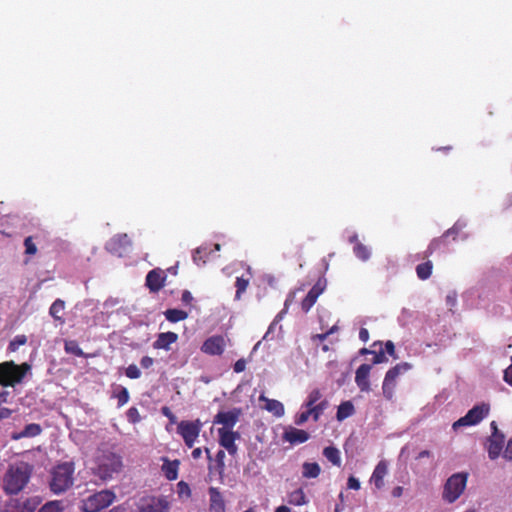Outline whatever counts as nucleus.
Wrapping results in <instances>:
<instances>
[{
    "instance_id": "37998d69",
    "label": "nucleus",
    "mask_w": 512,
    "mask_h": 512,
    "mask_svg": "<svg viewBox=\"0 0 512 512\" xmlns=\"http://www.w3.org/2000/svg\"><path fill=\"white\" fill-rule=\"evenodd\" d=\"M125 374L130 379H138L141 377V371L135 364H130L126 368Z\"/></svg>"
},
{
    "instance_id": "5701e85b",
    "label": "nucleus",
    "mask_w": 512,
    "mask_h": 512,
    "mask_svg": "<svg viewBox=\"0 0 512 512\" xmlns=\"http://www.w3.org/2000/svg\"><path fill=\"white\" fill-rule=\"evenodd\" d=\"M259 401L264 402V409L276 417H282L285 413L284 405L275 399H269L264 394L259 396Z\"/></svg>"
},
{
    "instance_id": "412c9836",
    "label": "nucleus",
    "mask_w": 512,
    "mask_h": 512,
    "mask_svg": "<svg viewBox=\"0 0 512 512\" xmlns=\"http://www.w3.org/2000/svg\"><path fill=\"white\" fill-rule=\"evenodd\" d=\"M349 242L353 243V253L361 261L366 262L371 257V249L358 241L357 233H353L349 237Z\"/></svg>"
},
{
    "instance_id": "603ef678",
    "label": "nucleus",
    "mask_w": 512,
    "mask_h": 512,
    "mask_svg": "<svg viewBox=\"0 0 512 512\" xmlns=\"http://www.w3.org/2000/svg\"><path fill=\"white\" fill-rule=\"evenodd\" d=\"M161 413L169 419V421L174 424L177 421L176 416L173 414V412L170 410L169 407L164 406L161 408Z\"/></svg>"
},
{
    "instance_id": "7ed1b4c3",
    "label": "nucleus",
    "mask_w": 512,
    "mask_h": 512,
    "mask_svg": "<svg viewBox=\"0 0 512 512\" xmlns=\"http://www.w3.org/2000/svg\"><path fill=\"white\" fill-rule=\"evenodd\" d=\"M31 375V365L28 363L17 365L13 361H6L0 364V384L3 386L14 387Z\"/></svg>"
},
{
    "instance_id": "49530a36",
    "label": "nucleus",
    "mask_w": 512,
    "mask_h": 512,
    "mask_svg": "<svg viewBox=\"0 0 512 512\" xmlns=\"http://www.w3.org/2000/svg\"><path fill=\"white\" fill-rule=\"evenodd\" d=\"M127 419L131 423H137L140 421V414L136 407H131L127 411Z\"/></svg>"
},
{
    "instance_id": "864d4df0",
    "label": "nucleus",
    "mask_w": 512,
    "mask_h": 512,
    "mask_svg": "<svg viewBox=\"0 0 512 512\" xmlns=\"http://www.w3.org/2000/svg\"><path fill=\"white\" fill-rule=\"evenodd\" d=\"M503 457L506 460L512 461V437L509 439L506 448L503 452Z\"/></svg>"
},
{
    "instance_id": "aec40b11",
    "label": "nucleus",
    "mask_w": 512,
    "mask_h": 512,
    "mask_svg": "<svg viewBox=\"0 0 512 512\" xmlns=\"http://www.w3.org/2000/svg\"><path fill=\"white\" fill-rule=\"evenodd\" d=\"M387 473L388 463L385 460L379 461L370 478V482L375 485L376 489L380 490L384 487V478Z\"/></svg>"
},
{
    "instance_id": "dca6fc26",
    "label": "nucleus",
    "mask_w": 512,
    "mask_h": 512,
    "mask_svg": "<svg viewBox=\"0 0 512 512\" xmlns=\"http://www.w3.org/2000/svg\"><path fill=\"white\" fill-rule=\"evenodd\" d=\"M372 366L370 364L360 365L355 373V383L362 392L370 391L369 375Z\"/></svg>"
},
{
    "instance_id": "a19ab883",
    "label": "nucleus",
    "mask_w": 512,
    "mask_h": 512,
    "mask_svg": "<svg viewBox=\"0 0 512 512\" xmlns=\"http://www.w3.org/2000/svg\"><path fill=\"white\" fill-rule=\"evenodd\" d=\"M316 301H317V298L314 297L312 294H310V292H308V294L306 295V297L304 298V300L301 303L302 310L304 312H308L313 307V305L316 303Z\"/></svg>"
},
{
    "instance_id": "f704fd0d",
    "label": "nucleus",
    "mask_w": 512,
    "mask_h": 512,
    "mask_svg": "<svg viewBox=\"0 0 512 512\" xmlns=\"http://www.w3.org/2000/svg\"><path fill=\"white\" fill-rule=\"evenodd\" d=\"M249 285V279H244L242 277H237L235 286H236V294L235 299L240 300L242 294L246 291L247 287Z\"/></svg>"
},
{
    "instance_id": "79ce46f5",
    "label": "nucleus",
    "mask_w": 512,
    "mask_h": 512,
    "mask_svg": "<svg viewBox=\"0 0 512 512\" xmlns=\"http://www.w3.org/2000/svg\"><path fill=\"white\" fill-rule=\"evenodd\" d=\"M120 303V300L118 298L110 297L103 303V308L105 311L101 312V315L110 314L111 310L116 307Z\"/></svg>"
},
{
    "instance_id": "bf43d9fd",
    "label": "nucleus",
    "mask_w": 512,
    "mask_h": 512,
    "mask_svg": "<svg viewBox=\"0 0 512 512\" xmlns=\"http://www.w3.org/2000/svg\"><path fill=\"white\" fill-rule=\"evenodd\" d=\"M154 363V360L153 358L149 357V356H144L142 357L141 361H140V365L142 366V368L144 369H148L150 368Z\"/></svg>"
},
{
    "instance_id": "393cba45",
    "label": "nucleus",
    "mask_w": 512,
    "mask_h": 512,
    "mask_svg": "<svg viewBox=\"0 0 512 512\" xmlns=\"http://www.w3.org/2000/svg\"><path fill=\"white\" fill-rule=\"evenodd\" d=\"M42 432V428L39 424L31 423L25 426L20 432H14L11 435V439L20 440L22 438H32L38 436Z\"/></svg>"
},
{
    "instance_id": "2f4dec72",
    "label": "nucleus",
    "mask_w": 512,
    "mask_h": 512,
    "mask_svg": "<svg viewBox=\"0 0 512 512\" xmlns=\"http://www.w3.org/2000/svg\"><path fill=\"white\" fill-rule=\"evenodd\" d=\"M323 455L329 460L332 464L339 466L341 464L340 452L337 448L329 446L324 448Z\"/></svg>"
},
{
    "instance_id": "69168bd1",
    "label": "nucleus",
    "mask_w": 512,
    "mask_h": 512,
    "mask_svg": "<svg viewBox=\"0 0 512 512\" xmlns=\"http://www.w3.org/2000/svg\"><path fill=\"white\" fill-rule=\"evenodd\" d=\"M12 410L4 407H0V421L7 419L11 416Z\"/></svg>"
},
{
    "instance_id": "4468645a",
    "label": "nucleus",
    "mask_w": 512,
    "mask_h": 512,
    "mask_svg": "<svg viewBox=\"0 0 512 512\" xmlns=\"http://www.w3.org/2000/svg\"><path fill=\"white\" fill-rule=\"evenodd\" d=\"M201 428L202 423L199 420L181 421L178 424L177 432L182 438H198Z\"/></svg>"
},
{
    "instance_id": "c9c22d12",
    "label": "nucleus",
    "mask_w": 512,
    "mask_h": 512,
    "mask_svg": "<svg viewBox=\"0 0 512 512\" xmlns=\"http://www.w3.org/2000/svg\"><path fill=\"white\" fill-rule=\"evenodd\" d=\"M63 502L54 500L46 503L38 512H62Z\"/></svg>"
},
{
    "instance_id": "473e14b6",
    "label": "nucleus",
    "mask_w": 512,
    "mask_h": 512,
    "mask_svg": "<svg viewBox=\"0 0 512 512\" xmlns=\"http://www.w3.org/2000/svg\"><path fill=\"white\" fill-rule=\"evenodd\" d=\"M417 276L421 280H426L431 276L432 273V263L427 261L425 263L419 264L416 267Z\"/></svg>"
},
{
    "instance_id": "052dcab7",
    "label": "nucleus",
    "mask_w": 512,
    "mask_h": 512,
    "mask_svg": "<svg viewBox=\"0 0 512 512\" xmlns=\"http://www.w3.org/2000/svg\"><path fill=\"white\" fill-rule=\"evenodd\" d=\"M192 300H193V296H192L191 292L188 290H184L182 292L181 301L185 304H189L192 302Z\"/></svg>"
},
{
    "instance_id": "bb28decb",
    "label": "nucleus",
    "mask_w": 512,
    "mask_h": 512,
    "mask_svg": "<svg viewBox=\"0 0 512 512\" xmlns=\"http://www.w3.org/2000/svg\"><path fill=\"white\" fill-rule=\"evenodd\" d=\"M321 473V468L316 462H304L302 464V476L306 479L317 478Z\"/></svg>"
},
{
    "instance_id": "4c0bfd02",
    "label": "nucleus",
    "mask_w": 512,
    "mask_h": 512,
    "mask_svg": "<svg viewBox=\"0 0 512 512\" xmlns=\"http://www.w3.org/2000/svg\"><path fill=\"white\" fill-rule=\"evenodd\" d=\"M118 400V406L121 407L129 401V392L125 387H119V390L114 395Z\"/></svg>"
},
{
    "instance_id": "e2e57ef3",
    "label": "nucleus",
    "mask_w": 512,
    "mask_h": 512,
    "mask_svg": "<svg viewBox=\"0 0 512 512\" xmlns=\"http://www.w3.org/2000/svg\"><path fill=\"white\" fill-rule=\"evenodd\" d=\"M321 392L319 390H313L309 396H308V400H310L311 402H314V403H317L318 400H320L321 398Z\"/></svg>"
},
{
    "instance_id": "680f3d73",
    "label": "nucleus",
    "mask_w": 512,
    "mask_h": 512,
    "mask_svg": "<svg viewBox=\"0 0 512 512\" xmlns=\"http://www.w3.org/2000/svg\"><path fill=\"white\" fill-rule=\"evenodd\" d=\"M456 302H457V298H456V294L453 292V293H450L446 296V303L449 307H454L456 305Z\"/></svg>"
},
{
    "instance_id": "cd10ccee",
    "label": "nucleus",
    "mask_w": 512,
    "mask_h": 512,
    "mask_svg": "<svg viewBox=\"0 0 512 512\" xmlns=\"http://www.w3.org/2000/svg\"><path fill=\"white\" fill-rule=\"evenodd\" d=\"M65 309V302L61 299H56L49 309L50 316L58 321L60 324L64 323V319L62 317L63 311Z\"/></svg>"
},
{
    "instance_id": "f8f14e48",
    "label": "nucleus",
    "mask_w": 512,
    "mask_h": 512,
    "mask_svg": "<svg viewBox=\"0 0 512 512\" xmlns=\"http://www.w3.org/2000/svg\"><path fill=\"white\" fill-rule=\"evenodd\" d=\"M226 341L223 336L209 337L202 345L201 350L208 355H221L225 349Z\"/></svg>"
},
{
    "instance_id": "338daca9",
    "label": "nucleus",
    "mask_w": 512,
    "mask_h": 512,
    "mask_svg": "<svg viewBox=\"0 0 512 512\" xmlns=\"http://www.w3.org/2000/svg\"><path fill=\"white\" fill-rule=\"evenodd\" d=\"M359 339L362 342H367L369 340V332L366 328H361L359 331Z\"/></svg>"
},
{
    "instance_id": "a211bd4d",
    "label": "nucleus",
    "mask_w": 512,
    "mask_h": 512,
    "mask_svg": "<svg viewBox=\"0 0 512 512\" xmlns=\"http://www.w3.org/2000/svg\"><path fill=\"white\" fill-rule=\"evenodd\" d=\"M209 494V511L210 512H225L226 505L224 498L216 487H210L208 490Z\"/></svg>"
},
{
    "instance_id": "58836bf2",
    "label": "nucleus",
    "mask_w": 512,
    "mask_h": 512,
    "mask_svg": "<svg viewBox=\"0 0 512 512\" xmlns=\"http://www.w3.org/2000/svg\"><path fill=\"white\" fill-rule=\"evenodd\" d=\"M467 226V221L464 219H459L454 226L449 229L443 237H448L450 235H457L461 230H463Z\"/></svg>"
},
{
    "instance_id": "ea45409f",
    "label": "nucleus",
    "mask_w": 512,
    "mask_h": 512,
    "mask_svg": "<svg viewBox=\"0 0 512 512\" xmlns=\"http://www.w3.org/2000/svg\"><path fill=\"white\" fill-rule=\"evenodd\" d=\"M27 343V337L25 335H17L13 338V340L9 344V350L16 351L20 346L25 345Z\"/></svg>"
},
{
    "instance_id": "c85d7f7f",
    "label": "nucleus",
    "mask_w": 512,
    "mask_h": 512,
    "mask_svg": "<svg viewBox=\"0 0 512 512\" xmlns=\"http://www.w3.org/2000/svg\"><path fill=\"white\" fill-rule=\"evenodd\" d=\"M287 502L294 506L307 504V498L302 488H298L287 495Z\"/></svg>"
},
{
    "instance_id": "de8ad7c7",
    "label": "nucleus",
    "mask_w": 512,
    "mask_h": 512,
    "mask_svg": "<svg viewBox=\"0 0 512 512\" xmlns=\"http://www.w3.org/2000/svg\"><path fill=\"white\" fill-rule=\"evenodd\" d=\"M177 487H178V494L179 496H186V497H190L191 495V490H190V487L187 483L183 482V481H180L178 484H177Z\"/></svg>"
},
{
    "instance_id": "e433bc0d",
    "label": "nucleus",
    "mask_w": 512,
    "mask_h": 512,
    "mask_svg": "<svg viewBox=\"0 0 512 512\" xmlns=\"http://www.w3.org/2000/svg\"><path fill=\"white\" fill-rule=\"evenodd\" d=\"M65 351L76 356H84L83 350L79 347L78 343L73 340L65 342Z\"/></svg>"
},
{
    "instance_id": "ddd939ff",
    "label": "nucleus",
    "mask_w": 512,
    "mask_h": 512,
    "mask_svg": "<svg viewBox=\"0 0 512 512\" xmlns=\"http://www.w3.org/2000/svg\"><path fill=\"white\" fill-rule=\"evenodd\" d=\"M240 416V411L238 409H233L230 411H221L217 413L214 417V424H222V428H227L232 430L235 424L238 422Z\"/></svg>"
},
{
    "instance_id": "5fc2aeb1",
    "label": "nucleus",
    "mask_w": 512,
    "mask_h": 512,
    "mask_svg": "<svg viewBox=\"0 0 512 512\" xmlns=\"http://www.w3.org/2000/svg\"><path fill=\"white\" fill-rule=\"evenodd\" d=\"M347 486L349 489L358 490L360 489V481L354 476L348 478Z\"/></svg>"
},
{
    "instance_id": "20e7f679",
    "label": "nucleus",
    "mask_w": 512,
    "mask_h": 512,
    "mask_svg": "<svg viewBox=\"0 0 512 512\" xmlns=\"http://www.w3.org/2000/svg\"><path fill=\"white\" fill-rule=\"evenodd\" d=\"M468 475L463 472L451 475L445 482L442 498L447 503H454L463 494L467 485Z\"/></svg>"
},
{
    "instance_id": "6e6d98bb",
    "label": "nucleus",
    "mask_w": 512,
    "mask_h": 512,
    "mask_svg": "<svg viewBox=\"0 0 512 512\" xmlns=\"http://www.w3.org/2000/svg\"><path fill=\"white\" fill-rule=\"evenodd\" d=\"M326 284V279L320 278L312 288L322 294L326 288Z\"/></svg>"
},
{
    "instance_id": "8fccbe9b",
    "label": "nucleus",
    "mask_w": 512,
    "mask_h": 512,
    "mask_svg": "<svg viewBox=\"0 0 512 512\" xmlns=\"http://www.w3.org/2000/svg\"><path fill=\"white\" fill-rule=\"evenodd\" d=\"M290 303V299H286L285 301V309L283 311H281L275 318V320L271 323V325L269 326V329H268V332L267 334L276 326V324L278 323V321H280L282 318H283V315L286 313V309L288 308V305Z\"/></svg>"
},
{
    "instance_id": "1a4fd4ad",
    "label": "nucleus",
    "mask_w": 512,
    "mask_h": 512,
    "mask_svg": "<svg viewBox=\"0 0 512 512\" xmlns=\"http://www.w3.org/2000/svg\"><path fill=\"white\" fill-rule=\"evenodd\" d=\"M411 367V364L403 362L397 364L396 366L387 371L382 384L383 395L387 399H391L393 397V391L397 377L410 370Z\"/></svg>"
},
{
    "instance_id": "774afa93",
    "label": "nucleus",
    "mask_w": 512,
    "mask_h": 512,
    "mask_svg": "<svg viewBox=\"0 0 512 512\" xmlns=\"http://www.w3.org/2000/svg\"><path fill=\"white\" fill-rule=\"evenodd\" d=\"M385 350L386 352L391 355V356H394V353H395V346H394V343L392 341H387L385 343Z\"/></svg>"
},
{
    "instance_id": "c756f323",
    "label": "nucleus",
    "mask_w": 512,
    "mask_h": 512,
    "mask_svg": "<svg viewBox=\"0 0 512 512\" xmlns=\"http://www.w3.org/2000/svg\"><path fill=\"white\" fill-rule=\"evenodd\" d=\"M165 318L172 323L183 321L188 317V313L180 309H167L164 312Z\"/></svg>"
},
{
    "instance_id": "423d86ee",
    "label": "nucleus",
    "mask_w": 512,
    "mask_h": 512,
    "mask_svg": "<svg viewBox=\"0 0 512 512\" xmlns=\"http://www.w3.org/2000/svg\"><path fill=\"white\" fill-rule=\"evenodd\" d=\"M121 467V458L116 454L110 453L99 459L94 474L102 481H107L112 478L113 474L118 473Z\"/></svg>"
},
{
    "instance_id": "13d9d810",
    "label": "nucleus",
    "mask_w": 512,
    "mask_h": 512,
    "mask_svg": "<svg viewBox=\"0 0 512 512\" xmlns=\"http://www.w3.org/2000/svg\"><path fill=\"white\" fill-rule=\"evenodd\" d=\"M504 380L509 385L512 386V356H511V365L505 369L504 371Z\"/></svg>"
},
{
    "instance_id": "72a5a7b5",
    "label": "nucleus",
    "mask_w": 512,
    "mask_h": 512,
    "mask_svg": "<svg viewBox=\"0 0 512 512\" xmlns=\"http://www.w3.org/2000/svg\"><path fill=\"white\" fill-rule=\"evenodd\" d=\"M208 256V249L206 246L197 248L193 253V261L199 264H205Z\"/></svg>"
},
{
    "instance_id": "6ab92c4d",
    "label": "nucleus",
    "mask_w": 512,
    "mask_h": 512,
    "mask_svg": "<svg viewBox=\"0 0 512 512\" xmlns=\"http://www.w3.org/2000/svg\"><path fill=\"white\" fill-rule=\"evenodd\" d=\"M504 443V435L502 433L492 434L488 439V456L490 459L494 460L499 457Z\"/></svg>"
},
{
    "instance_id": "a18cd8bd",
    "label": "nucleus",
    "mask_w": 512,
    "mask_h": 512,
    "mask_svg": "<svg viewBox=\"0 0 512 512\" xmlns=\"http://www.w3.org/2000/svg\"><path fill=\"white\" fill-rule=\"evenodd\" d=\"M39 502L36 498L27 499L23 504L21 512H34Z\"/></svg>"
},
{
    "instance_id": "c03bdc74",
    "label": "nucleus",
    "mask_w": 512,
    "mask_h": 512,
    "mask_svg": "<svg viewBox=\"0 0 512 512\" xmlns=\"http://www.w3.org/2000/svg\"><path fill=\"white\" fill-rule=\"evenodd\" d=\"M24 246H25V253L28 255H35L37 252V247L35 243L33 242L32 237H27L24 240Z\"/></svg>"
},
{
    "instance_id": "6e6552de",
    "label": "nucleus",
    "mask_w": 512,
    "mask_h": 512,
    "mask_svg": "<svg viewBox=\"0 0 512 512\" xmlns=\"http://www.w3.org/2000/svg\"><path fill=\"white\" fill-rule=\"evenodd\" d=\"M490 407L488 404L482 403L470 409L465 416L455 421L452 425L453 430L460 427L474 426L480 423L489 414Z\"/></svg>"
},
{
    "instance_id": "f03ea898",
    "label": "nucleus",
    "mask_w": 512,
    "mask_h": 512,
    "mask_svg": "<svg viewBox=\"0 0 512 512\" xmlns=\"http://www.w3.org/2000/svg\"><path fill=\"white\" fill-rule=\"evenodd\" d=\"M30 468L26 463H19L9 467L3 481V489L7 494L19 493L30 479Z\"/></svg>"
},
{
    "instance_id": "0eeeda50",
    "label": "nucleus",
    "mask_w": 512,
    "mask_h": 512,
    "mask_svg": "<svg viewBox=\"0 0 512 512\" xmlns=\"http://www.w3.org/2000/svg\"><path fill=\"white\" fill-rule=\"evenodd\" d=\"M137 512H168L170 501L167 496L146 495L135 502Z\"/></svg>"
},
{
    "instance_id": "f257e3e1",
    "label": "nucleus",
    "mask_w": 512,
    "mask_h": 512,
    "mask_svg": "<svg viewBox=\"0 0 512 512\" xmlns=\"http://www.w3.org/2000/svg\"><path fill=\"white\" fill-rule=\"evenodd\" d=\"M75 466L71 461L58 464L51 471L49 486L54 494H62L74 484Z\"/></svg>"
},
{
    "instance_id": "7c9ffc66",
    "label": "nucleus",
    "mask_w": 512,
    "mask_h": 512,
    "mask_svg": "<svg viewBox=\"0 0 512 512\" xmlns=\"http://www.w3.org/2000/svg\"><path fill=\"white\" fill-rule=\"evenodd\" d=\"M162 470L168 480H175L178 477V462L166 461L162 466Z\"/></svg>"
},
{
    "instance_id": "2eb2a0df",
    "label": "nucleus",
    "mask_w": 512,
    "mask_h": 512,
    "mask_svg": "<svg viewBox=\"0 0 512 512\" xmlns=\"http://www.w3.org/2000/svg\"><path fill=\"white\" fill-rule=\"evenodd\" d=\"M310 438L308 432L302 429H297L295 427H288L285 429L282 439L285 442L290 443L291 445H297L306 442Z\"/></svg>"
},
{
    "instance_id": "9d476101",
    "label": "nucleus",
    "mask_w": 512,
    "mask_h": 512,
    "mask_svg": "<svg viewBox=\"0 0 512 512\" xmlns=\"http://www.w3.org/2000/svg\"><path fill=\"white\" fill-rule=\"evenodd\" d=\"M217 432L220 446L227 450L230 455L235 456L238 451L235 441L240 438V434L227 428H219Z\"/></svg>"
},
{
    "instance_id": "9b49d317",
    "label": "nucleus",
    "mask_w": 512,
    "mask_h": 512,
    "mask_svg": "<svg viewBox=\"0 0 512 512\" xmlns=\"http://www.w3.org/2000/svg\"><path fill=\"white\" fill-rule=\"evenodd\" d=\"M131 245L130 238L127 234H119L111 238L106 243V249L112 254L122 256L127 248Z\"/></svg>"
},
{
    "instance_id": "f3484780",
    "label": "nucleus",
    "mask_w": 512,
    "mask_h": 512,
    "mask_svg": "<svg viewBox=\"0 0 512 512\" xmlns=\"http://www.w3.org/2000/svg\"><path fill=\"white\" fill-rule=\"evenodd\" d=\"M327 403L325 401L318 403L317 409H305L298 413L295 417V424L303 425L308 421L310 417L313 418L314 421H318L321 414L325 410Z\"/></svg>"
},
{
    "instance_id": "b1692460",
    "label": "nucleus",
    "mask_w": 512,
    "mask_h": 512,
    "mask_svg": "<svg viewBox=\"0 0 512 512\" xmlns=\"http://www.w3.org/2000/svg\"><path fill=\"white\" fill-rule=\"evenodd\" d=\"M178 340V335L174 332H164L157 336L153 343L155 349L170 350V345Z\"/></svg>"
},
{
    "instance_id": "a878e982",
    "label": "nucleus",
    "mask_w": 512,
    "mask_h": 512,
    "mask_svg": "<svg viewBox=\"0 0 512 512\" xmlns=\"http://www.w3.org/2000/svg\"><path fill=\"white\" fill-rule=\"evenodd\" d=\"M355 413V407L351 401L342 402L337 409L336 419L339 422L344 421L348 417H351Z\"/></svg>"
},
{
    "instance_id": "4be33fe9",
    "label": "nucleus",
    "mask_w": 512,
    "mask_h": 512,
    "mask_svg": "<svg viewBox=\"0 0 512 512\" xmlns=\"http://www.w3.org/2000/svg\"><path fill=\"white\" fill-rule=\"evenodd\" d=\"M165 276L161 270H151L146 276V285L148 288L157 292L164 286Z\"/></svg>"
},
{
    "instance_id": "39448f33",
    "label": "nucleus",
    "mask_w": 512,
    "mask_h": 512,
    "mask_svg": "<svg viewBox=\"0 0 512 512\" xmlns=\"http://www.w3.org/2000/svg\"><path fill=\"white\" fill-rule=\"evenodd\" d=\"M115 498L116 496L111 490H102L83 499L81 509L84 512H99L110 506Z\"/></svg>"
},
{
    "instance_id": "4d7b16f0",
    "label": "nucleus",
    "mask_w": 512,
    "mask_h": 512,
    "mask_svg": "<svg viewBox=\"0 0 512 512\" xmlns=\"http://www.w3.org/2000/svg\"><path fill=\"white\" fill-rule=\"evenodd\" d=\"M234 372L241 373L246 369V361L244 359H239L235 362L233 366Z\"/></svg>"
},
{
    "instance_id": "09e8293b",
    "label": "nucleus",
    "mask_w": 512,
    "mask_h": 512,
    "mask_svg": "<svg viewBox=\"0 0 512 512\" xmlns=\"http://www.w3.org/2000/svg\"><path fill=\"white\" fill-rule=\"evenodd\" d=\"M371 354L373 355V359H372V363L373 364H380V363H384L387 361V357L385 356V353L383 351H379V352H371Z\"/></svg>"
},
{
    "instance_id": "3c124183",
    "label": "nucleus",
    "mask_w": 512,
    "mask_h": 512,
    "mask_svg": "<svg viewBox=\"0 0 512 512\" xmlns=\"http://www.w3.org/2000/svg\"><path fill=\"white\" fill-rule=\"evenodd\" d=\"M290 303V299H286L285 301V309L283 311H281L275 318V320L271 323V325L269 326V329H268V332L267 334L276 326V324L278 323V321H280L282 318H283V315L286 313V309L288 308V305Z\"/></svg>"
},
{
    "instance_id": "0e129e2a",
    "label": "nucleus",
    "mask_w": 512,
    "mask_h": 512,
    "mask_svg": "<svg viewBox=\"0 0 512 512\" xmlns=\"http://www.w3.org/2000/svg\"><path fill=\"white\" fill-rule=\"evenodd\" d=\"M224 458H225V452L223 450H219L216 454V461L221 469L224 468Z\"/></svg>"
}]
</instances>
